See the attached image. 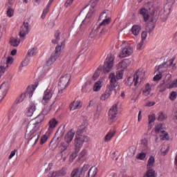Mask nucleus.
<instances>
[{
  "label": "nucleus",
  "instance_id": "1",
  "mask_svg": "<svg viewBox=\"0 0 177 177\" xmlns=\"http://www.w3.org/2000/svg\"><path fill=\"white\" fill-rule=\"evenodd\" d=\"M52 106H53V103L48 105L43 110V115H39L35 119L30 120L28 124L25 138L26 139H29V142L35 140L34 145H36L37 142H38L39 136H41V131H38L36 134L34 133L39 129L41 123L44 121L45 115H48V114H49V111H50Z\"/></svg>",
  "mask_w": 177,
  "mask_h": 177
},
{
  "label": "nucleus",
  "instance_id": "2",
  "mask_svg": "<svg viewBox=\"0 0 177 177\" xmlns=\"http://www.w3.org/2000/svg\"><path fill=\"white\" fill-rule=\"evenodd\" d=\"M160 10H161L160 6L150 7L149 15V10H147L146 8L141 9L140 10V13L143 16L144 21H147V20H149L151 23H156V21H157V19H158Z\"/></svg>",
  "mask_w": 177,
  "mask_h": 177
},
{
  "label": "nucleus",
  "instance_id": "3",
  "mask_svg": "<svg viewBox=\"0 0 177 177\" xmlns=\"http://www.w3.org/2000/svg\"><path fill=\"white\" fill-rule=\"evenodd\" d=\"M145 76L146 73H145V71L142 69H139L133 74V75L128 77L127 85L131 86L133 84H134V86H139V84H142V81L145 80Z\"/></svg>",
  "mask_w": 177,
  "mask_h": 177
},
{
  "label": "nucleus",
  "instance_id": "4",
  "mask_svg": "<svg viewBox=\"0 0 177 177\" xmlns=\"http://www.w3.org/2000/svg\"><path fill=\"white\" fill-rule=\"evenodd\" d=\"M124 77V70L120 69L116 72V75L114 73H110L109 78L110 81V84H113V86H118V80H121Z\"/></svg>",
  "mask_w": 177,
  "mask_h": 177
},
{
  "label": "nucleus",
  "instance_id": "5",
  "mask_svg": "<svg viewBox=\"0 0 177 177\" xmlns=\"http://www.w3.org/2000/svg\"><path fill=\"white\" fill-rule=\"evenodd\" d=\"M65 44H66V41L64 40L62 41L61 45H58L55 48V53L53 55H52L51 57L49 58V59L47 61V64L48 66L53 64L55 60H57V59H59V57L60 56V51L62 50V48H64Z\"/></svg>",
  "mask_w": 177,
  "mask_h": 177
},
{
  "label": "nucleus",
  "instance_id": "6",
  "mask_svg": "<svg viewBox=\"0 0 177 177\" xmlns=\"http://www.w3.org/2000/svg\"><path fill=\"white\" fill-rule=\"evenodd\" d=\"M84 132H86V130L85 129V127L81 126L78 127L75 140L78 142H89V137L84 135Z\"/></svg>",
  "mask_w": 177,
  "mask_h": 177
},
{
  "label": "nucleus",
  "instance_id": "7",
  "mask_svg": "<svg viewBox=\"0 0 177 177\" xmlns=\"http://www.w3.org/2000/svg\"><path fill=\"white\" fill-rule=\"evenodd\" d=\"M71 79V76L69 74H66L59 79V82L58 83L59 93H63V91H64L65 88H67V85L68 84V82H70Z\"/></svg>",
  "mask_w": 177,
  "mask_h": 177
},
{
  "label": "nucleus",
  "instance_id": "8",
  "mask_svg": "<svg viewBox=\"0 0 177 177\" xmlns=\"http://www.w3.org/2000/svg\"><path fill=\"white\" fill-rule=\"evenodd\" d=\"M114 64V57L109 54L108 55L102 67L104 73H110L113 70V66Z\"/></svg>",
  "mask_w": 177,
  "mask_h": 177
},
{
  "label": "nucleus",
  "instance_id": "9",
  "mask_svg": "<svg viewBox=\"0 0 177 177\" xmlns=\"http://www.w3.org/2000/svg\"><path fill=\"white\" fill-rule=\"evenodd\" d=\"M133 53V48L129 44H122V53L120 54V58L128 57Z\"/></svg>",
  "mask_w": 177,
  "mask_h": 177
},
{
  "label": "nucleus",
  "instance_id": "10",
  "mask_svg": "<svg viewBox=\"0 0 177 177\" xmlns=\"http://www.w3.org/2000/svg\"><path fill=\"white\" fill-rule=\"evenodd\" d=\"M140 149L142 151L138 156L150 154V147H149V142L147 141V139L142 138L140 140Z\"/></svg>",
  "mask_w": 177,
  "mask_h": 177
},
{
  "label": "nucleus",
  "instance_id": "11",
  "mask_svg": "<svg viewBox=\"0 0 177 177\" xmlns=\"http://www.w3.org/2000/svg\"><path fill=\"white\" fill-rule=\"evenodd\" d=\"M118 114V108L117 104H114L109 111V123L113 124L115 120H117V115Z\"/></svg>",
  "mask_w": 177,
  "mask_h": 177
},
{
  "label": "nucleus",
  "instance_id": "12",
  "mask_svg": "<svg viewBox=\"0 0 177 177\" xmlns=\"http://www.w3.org/2000/svg\"><path fill=\"white\" fill-rule=\"evenodd\" d=\"M59 125V121L56 118L50 119L48 124L47 135H52L55 129Z\"/></svg>",
  "mask_w": 177,
  "mask_h": 177
},
{
  "label": "nucleus",
  "instance_id": "13",
  "mask_svg": "<svg viewBox=\"0 0 177 177\" xmlns=\"http://www.w3.org/2000/svg\"><path fill=\"white\" fill-rule=\"evenodd\" d=\"M109 13H110V11L109 10H105L103 11V12L100 15V19L102 21L100 24V26L102 27V26H107V24H110V21H111V19H110V17L109 16Z\"/></svg>",
  "mask_w": 177,
  "mask_h": 177
},
{
  "label": "nucleus",
  "instance_id": "14",
  "mask_svg": "<svg viewBox=\"0 0 177 177\" xmlns=\"http://www.w3.org/2000/svg\"><path fill=\"white\" fill-rule=\"evenodd\" d=\"M115 88L116 87H115L114 85L110 83L109 85L107 86L106 91L101 95V100H106V99H109L113 91L116 93L117 91H115Z\"/></svg>",
  "mask_w": 177,
  "mask_h": 177
},
{
  "label": "nucleus",
  "instance_id": "15",
  "mask_svg": "<svg viewBox=\"0 0 177 177\" xmlns=\"http://www.w3.org/2000/svg\"><path fill=\"white\" fill-rule=\"evenodd\" d=\"M30 32V24H28V21H25L23 24V25L21 26V30L19 32V37L22 39H24L26 35Z\"/></svg>",
  "mask_w": 177,
  "mask_h": 177
},
{
  "label": "nucleus",
  "instance_id": "16",
  "mask_svg": "<svg viewBox=\"0 0 177 177\" xmlns=\"http://www.w3.org/2000/svg\"><path fill=\"white\" fill-rule=\"evenodd\" d=\"M8 91H9V83L8 82H3L0 86V103L3 100V97L6 96L8 93Z\"/></svg>",
  "mask_w": 177,
  "mask_h": 177
},
{
  "label": "nucleus",
  "instance_id": "17",
  "mask_svg": "<svg viewBox=\"0 0 177 177\" xmlns=\"http://www.w3.org/2000/svg\"><path fill=\"white\" fill-rule=\"evenodd\" d=\"M155 131L156 133H160V139L162 140H168L169 139L168 133L164 130H161V125H158L156 127Z\"/></svg>",
  "mask_w": 177,
  "mask_h": 177
},
{
  "label": "nucleus",
  "instance_id": "18",
  "mask_svg": "<svg viewBox=\"0 0 177 177\" xmlns=\"http://www.w3.org/2000/svg\"><path fill=\"white\" fill-rule=\"evenodd\" d=\"M54 92H55L54 89L50 90L49 88H47L44 91V97H43V100H42V103L44 104H46V103H48V100H49V99H50L52 97Z\"/></svg>",
  "mask_w": 177,
  "mask_h": 177
},
{
  "label": "nucleus",
  "instance_id": "19",
  "mask_svg": "<svg viewBox=\"0 0 177 177\" xmlns=\"http://www.w3.org/2000/svg\"><path fill=\"white\" fill-rule=\"evenodd\" d=\"M37 111V106L35 103L30 102L29 107L26 109V115L27 117H32L34 115V113Z\"/></svg>",
  "mask_w": 177,
  "mask_h": 177
},
{
  "label": "nucleus",
  "instance_id": "20",
  "mask_svg": "<svg viewBox=\"0 0 177 177\" xmlns=\"http://www.w3.org/2000/svg\"><path fill=\"white\" fill-rule=\"evenodd\" d=\"M84 142L82 141H77L75 140V149L71 154V156H77L78 153H80V151L81 150V148L82 147Z\"/></svg>",
  "mask_w": 177,
  "mask_h": 177
},
{
  "label": "nucleus",
  "instance_id": "21",
  "mask_svg": "<svg viewBox=\"0 0 177 177\" xmlns=\"http://www.w3.org/2000/svg\"><path fill=\"white\" fill-rule=\"evenodd\" d=\"M131 65V59H123L122 62H119V64H118V69L120 70H125V68H127V67H129V66Z\"/></svg>",
  "mask_w": 177,
  "mask_h": 177
},
{
  "label": "nucleus",
  "instance_id": "22",
  "mask_svg": "<svg viewBox=\"0 0 177 177\" xmlns=\"http://www.w3.org/2000/svg\"><path fill=\"white\" fill-rule=\"evenodd\" d=\"M82 107V103L81 102V100H77L73 101L70 105L71 110L72 111H74V110H78Z\"/></svg>",
  "mask_w": 177,
  "mask_h": 177
},
{
  "label": "nucleus",
  "instance_id": "23",
  "mask_svg": "<svg viewBox=\"0 0 177 177\" xmlns=\"http://www.w3.org/2000/svg\"><path fill=\"white\" fill-rule=\"evenodd\" d=\"M168 66H169V67H175V64H174V59H170L169 65L168 64H167V62H163L162 64L156 66L155 70H156V71H158V70H161V68H167Z\"/></svg>",
  "mask_w": 177,
  "mask_h": 177
},
{
  "label": "nucleus",
  "instance_id": "24",
  "mask_svg": "<svg viewBox=\"0 0 177 177\" xmlns=\"http://www.w3.org/2000/svg\"><path fill=\"white\" fill-rule=\"evenodd\" d=\"M64 133H66V129L64 127L59 129L55 133V136H57L58 135L57 138V143H59L62 140V138L64 136Z\"/></svg>",
  "mask_w": 177,
  "mask_h": 177
},
{
  "label": "nucleus",
  "instance_id": "25",
  "mask_svg": "<svg viewBox=\"0 0 177 177\" xmlns=\"http://www.w3.org/2000/svg\"><path fill=\"white\" fill-rule=\"evenodd\" d=\"M75 135V132L73 131V130L69 131L65 136L66 143H71L74 139Z\"/></svg>",
  "mask_w": 177,
  "mask_h": 177
},
{
  "label": "nucleus",
  "instance_id": "26",
  "mask_svg": "<svg viewBox=\"0 0 177 177\" xmlns=\"http://www.w3.org/2000/svg\"><path fill=\"white\" fill-rule=\"evenodd\" d=\"M97 1L99 0H91V8L90 9V10L88 11V12L87 13L86 17V19H89V17H91L92 16V13H93L94 12V9H95V7L96 6V5H97Z\"/></svg>",
  "mask_w": 177,
  "mask_h": 177
},
{
  "label": "nucleus",
  "instance_id": "27",
  "mask_svg": "<svg viewBox=\"0 0 177 177\" xmlns=\"http://www.w3.org/2000/svg\"><path fill=\"white\" fill-rule=\"evenodd\" d=\"M150 92H151V85L149 83H147L142 89V95L143 96H149Z\"/></svg>",
  "mask_w": 177,
  "mask_h": 177
},
{
  "label": "nucleus",
  "instance_id": "28",
  "mask_svg": "<svg viewBox=\"0 0 177 177\" xmlns=\"http://www.w3.org/2000/svg\"><path fill=\"white\" fill-rule=\"evenodd\" d=\"M92 84H91V83L89 82H87L82 86V91L84 93H88V92H91V91H92Z\"/></svg>",
  "mask_w": 177,
  "mask_h": 177
},
{
  "label": "nucleus",
  "instance_id": "29",
  "mask_svg": "<svg viewBox=\"0 0 177 177\" xmlns=\"http://www.w3.org/2000/svg\"><path fill=\"white\" fill-rule=\"evenodd\" d=\"M171 13V8L164 9L163 12L160 14V18L163 21H165L168 19V15Z\"/></svg>",
  "mask_w": 177,
  "mask_h": 177
},
{
  "label": "nucleus",
  "instance_id": "30",
  "mask_svg": "<svg viewBox=\"0 0 177 177\" xmlns=\"http://www.w3.org/2000/svg\"><path fill=\"white\" fill-rule=\"evenodd\" d=\"M140 30H142V27L139 25H134L131 28V32L133 35H139L140 34Z\"/></svg>",
  "mask_w": 177,
  "mask_h": 177
},
{
  "label": "nucleus",
  "instance_id": "31",
  "mask_svg": "<svg viewBox=\"0 0 177 177\" xmlns=\"http://www.w3.org/2000/svg\"><path fill=\"white\" fill-rule=\"evenodd\" d=\"M96 174H97V167H91L88 172V177H95Z\"/></svg>",
  "mask_w": 177,
  "mask_h": 177
},
{
  "label": "nucleus",
  "instance_id": "32",
  "mask_svg": "<svg viewBox=\"0 0 177 177\" xmlns=\"http://www.w3.org/2000/svg\"><path fill=\"white\" fill-rule=\"evenodd\" d=\"M71 177H84V174H81V171H80V169H75L71 172Z\"/></svg>",
  "mask_w": 177,
  "mask_h": 177
},
{
  "label": "nucleus",
  "instance_id": "33",
  "mask_svg": "<svg viewBox=\"0 0 177 177\" xmlns=\"http://www.w3.org/2000/svg\"><path fill=\"white\" fill-rule=\"evenodd\" d=\"M115 135V130H113L112 131H109L106 136H105V140L106 142H109L111 140V138Z\"/></svg>",
  "mask_w": 177,
  "mask_h": 177
},
{
  "label": "nucleus",
  "instance_id": "34",
  "mask_svg": "<svg viewBox=\"0 0 177 177\" xmlns=\"http://www.w3.org/2000/svg\"><path fill=\"white\" fill-rule=\"evenodd\" d=\"M24 99H26V94H21L15 101V104H19V103H21V102H23Z\"/></svg>",
  "mask_w": 177,
  "mask_h": 177
},
{
  "label": "nucleus",
  "instance_id": "35",
  "mask_svg": "<svg viewBox=\"0 0 177 177\" xmlns=\"http://www.w3.org/2000/svg\"><path fill=\"white\" fill-rule=\"evenodd\" d=\"M38 53V48L36 47L32 48L28 51V56H35Z\"/></svg>",
  "mask_w": 177,
  "mask_h": 177
},
{
  "label": "nucleus",
  "instance_id": "36",
  "mask_svg": "<svg viewBox=\"0 0 177 177\" xmlns=\"http://www.w3.org/2000/svg\"><path fill=\"white\" fill-rule=\"evenodd\" d=\"M34 91H35V87L28 86L27 88L26 93L24 94L26 95V96H27V95H28L29 97H32V95H34Z\"/></svg>",
  "mask_w": 177,
  "mask_h": 177
},
{
  "label": "nucleus",
  "instance_id": "37",
  "mask_svg": "<svg viewBox=\"0 0 177 177\" xmlns=\"http://www.w3.org/2000/svg\"><path fill=\"white\" fill-rule=\"evenodd\" d=\"M1 62H3V64H5V66L8 68L9 67V66H10V64L13 63V57H8L6 61L3 60V61H1Z\"/></svg>",
  "mask_w": 177,
  "mask_h": 177
},
{
  "label": "nucleus",
  "instance_id": "38",
  "mask_svg": "<svg viewBox=\"0 0 177 177\" xmlns=\"http://www.w3.org/2000/svg\"><path fill=\"white\" fill-rule=\"evenodd\" d=\"M102 88V82L97 81L94 84L93 91L94 92H98Z\"/></svg>",
  "mask_w": 177,
  "mask_h": 177
},
{
  "label": "nucleus",
  "instance_id": "39",
  "mask_svg": "<svg viewBox=\"0 0 177 177\" xmlns=\"http://www.w3.org/2000/svg\"><path fill=\"white\" fill-rule=\"evenodd\" d=\"M10 44L12 46H19V44H20V39H19V38H12Z\"/></svg>",
  "mask_w": 177,
  "mask_h": 177
},
{
  "label": "nucleus",
  "instance_id": "40",
  "mask_svg": "<svg viewBox=\"0 0 177 177\" xmlns=\"http://www.w3.org/2000/svg\"><path fill=\"white\" fill-rule=\"evenodd\" d=\"M55 39H53L52 42L53 44H57L59 41H60V32L59 30H57L55 33Z\"/></svg>",
  "mask_w": 177,
  "mask_h": 177
},
{
  "label": "nucleus",
  "instance_id": "41",
  "mask_svg": "<svg viewBox=\"0 0 177 177\" xmlns=\"http://www.w3.org/2000/svg\"><path fill=\"white\" fill-rule=\"evenodd\" d=\"M154 162H156V160L153 156H150L148 160L147 168H152L153 165H154Z\"/></svg>",
  "mask_w": 177,
  "mask_h": 177
},
{
  "label": "nucleus",
  "instance_id": "42",
  "mask_svg": "<svg viewBox=\"0 0 177 177\" xmlns=\"http://www.w3.org/2000/svg\"><path fill=\"white\" fill-rule=\"evenodd\" d=\"M67 147H68V143L62 142L59 147V151L60 153H63L65 150H67Z\"/></svg>",
  "mask_w": 177,
  "mask_h": 177
},
{
  "label": "nucleus",
  "instance_id": "43",
  "mask_svg": "<svg viewBox=\"0 0 177 177\" xmlns=\"http://www.w3.org/2000/svg\"><path fill=\"white\" fill-rule=\"evenodd\" d=\"M6 68H7V67L5 66V64H3V62H1V65H0V78L5 73Z\"/></svg>",
  "mask_w": 177,
  "mask_h": 177
},
{
  "label": "nucleus",
  "instance_id": "44",
  "mask_svg": "<svg viewBox=\"0 0 177 177\" xmlns=\"http://www.w3.org/2000/svg\"><path fill=\"white\" fill-rule=\"evenodd\" d=\"M50 134H48V131L46 132V134L43 135L40 140V145H44V143H46V140H48V136H49Z\"/></svg>",
  "mask_w": 177,
  "mask_h": 177
},
{
  "label": "nucleus",
  "instance_id": "45",
  "mask_svg": "<svg viewBox=\"0 0 177 177\" xmlns=\"http://www.w3.org/2000/svg\"><path fill=\"white\" fill-rule=\"evenodd\" d=\"M58 176H64L67 174V169L62 167L61 170L57 171Z\"/></svg>",
  "mask_w": 177,
  "mask_h": 177
},
{
  "label": "nucleus",
  "instance_id": "46",
  "mask_svg": "<svg viewBox=\"0 0 177 177\" xmlns=\"http://www.w3.org/2000/svg\"><path fill=\"white\" fill-rule=\"evenodd\" d=\"M158 121H164V120H167V114L164 112H160L158 113Z\"/></svg>",
  "mask_w": 177,
  "mask_h": 177
},
{
  "label": "nucleus",
  "instance_id": "47",
  "mask_svg": "<svg viewBox=\"0 0 177 177\" xmlns=\"http://www.w3.org/2000/svg\"><path fill=\"white\" fill-rule=\"evenodd\" d=\"M88 169H89V165H84V167H82V169L79 171L80 174L84 176V175H85V172H86Z\"/></svg>",
  "mask_w": 177,
  "mask_h": 177
},
{
  "label": "nucleus",
  "instance_id": "48",
  "mask_svg": "<svg viewBox=\"0 0 177 177\" xmlns=\"http://www.w3.org/2000/svg\"><path fill=\"white\" fill-rule=\"evenodd\" d=\"M167 88H177V79L173 80L171 82L167 84Z\"/></svg>",
  "mask_w": 177,
  "mask_h": 177
},
{
  "label": "nucleus",
  "instance_id": "49",
  "mask_svg": "<svg viewBox=\"0 0 177 177\" xmlns=\"http://www.w3.org/2000/svg\"><path fill=\"white\" fill-rule=\"evenodd\" d=\"M161 71H160L158 73H157L154 77H153V81H160L161 78H162V73H161Z\"/></svg>",
  "mask_w": 177,
  "mask_h": 177
},
{
  "label": "nucleus",
  "instance_id": "50",
  "mask_svg": "<svg viewBox=\"0 0 177 177\" xmlns=\"http://www.w3.org/2000/svg\"><path fill=\"white\" fill-rule=\"evenodd\" d=\"M100 67H99L95 72L94 73L93 75V78L96 80L97 78L99 77V75H100Z\"/></svg>",
  "mask_w": 177,
  "mask_h": 177
},
{
  "label": "nucleus",
  "instance_id": "51",
  "mask_svg": "<svg viewBox=\"0 0 177 177\" xmlns=\"http://www.w3.org/2000/svg\"><path fill=\"white\" fill-rule=\"evenodd\" d=\"M145 48V41H140L138 44H137V49L138 50H142Z\"/></svg>",
  "mask_w": 177,
  "mask_h": 177
},
{
  "label": "nucleus",
  "instance_id": "52",
  "mask_svg": "<svg viewBox=\"0 0 177 177\" xmlns=\"http://www.w3.org/2000/svg\"><path fill=\"white\" fill-rule=\"evenodd\" d=\"M176 96H177L176 92L172 91L170 93L169 97L170 100L174 101V100H175V99H176Z\"/></svg>",
  "mask_w": 177,
  "mask_h": 177
},
{
  "label": "nucleus",
  "instance_id": "53",
  "mask_svg": "<svg viewBox=\"0 0 177 177\" xmlns=\"http://www.w3.org/2000/svg\"><path fill=\"white\" fill-rule=\"evenodd\" d=\"M145 177H154V170H148L147 172V175H145Z\"/></svg>",
  "mask_w": 177,
  "mask_h": 177
},
{
  "label": "nucleus",
  "instance_id": "54",
  "mask_svg": "<svg viewBox=\"0 0 177 177\" xmlns=\"http://www.w3.org/2000/svg\"><path fill=\"white\" fill-rule=\"evenodd\" d=\"M136 150V148H135V147H131L129 149V153H128V156H135Z\"/></svg>",
  "mask_w": 177,
  "mask_h": 177
},
{
  "label": "nucleus",
  "instance_id": "55",
  "mask_svg": "<svg viewBox=\"0 0 177 177\" xmlns=\"http://www.w3.org/2000/svg\"><path fill=\"white\" fill-rule=\"evenodd\" d=\"M15 11H13V9H12L10 7H8L7 10V15L8 17H12Z\"/></svg>",
  "mask_w": 177,
  "mask_h": 177
},
{
  "label": "nucleus",
  "instance_id": "56",
  "mask_svg": "<svg viewBox=\"0 0 177 177\" xmlns=\"http://www.w3.org/2000/svg\"><path fill=\"white\" fill-rule=\"evenodd\" d=\"M149 118V124H151V122H154V121H156V115L152 114V115H149L148 116Z\"/></svg>",
  "mask_w": 177,
  "mask_h": 177
},
{
  "label": "nucleus",
  "instance_id": "57",
  "mask_svg": "<svg viewBox=\"0 0 177 177\" xmlns=\"http://www.w3.org/2000/svg\"><path fill=\"white\" fill-rule=\"evenodd\" d=\"M96 35H97V30L93 29V30H91L89 37L90 38H95Z\"/></svg>",
  "mask_w": 177,
  "mask_h": 177
},
{
  "label": "nucleus",
  "instance_id": "58",
  "mask_svg": "<svg viewBox=\"0 0 177 177\" xmlns=\"http://www.w3.org/2000/svg\"><path fill=\"white\" fill-rule=\"evenodd\" d=\"M15 113H16V111L15 110L14 108H12L10 110V113H9V115H8V120H10L13 117V114H15Z\"/></svg>",
  "mask_w": 177,
  "mask_h": 177
},
{
  "label": "nucleus",
  "instance_id": "59",
  "mask_svg": "<svg viewBox=\"0 0 177 177\" xmlns=\"http://www.w3.org/2000/svg\"><path fill=\"white\" fill-rule=\"evenodd\" d=\"M48 12H49V9L48 8H44L42 12V15L41 16V19H45L46 15L48 14Z\"/></svg>",
  "mask_w": 177,
  "mask_h": 177
},
{
  "label": "nucleus",
  "instance_id": "60",
  "mask_svg": "<svg viewBox=\"0 0 177 177\" xmlns=\"http://www.w3.org/2000/svg\"><path fill=\"white\" fill-rule=\"evenodd\" d=\"M48 177H59L58 174H57V171H50L48 174Z\"/></svg>",
  "mask_w": 177,
  "mask_h": 177
},
{
  "label": "nucleus",
  "instance_id": "61",
  "mask_svg": "<svg viewBox=\"0 0 177 177\" xmlns=\"http://www.w3.org/2000/svg\"><path fill=\"white\" fill-rule=\"evenodd\" d=\"M146 38H147V32L144 31L142 32L141 34V39L142 41H145V40L146 39Z\"/></svg>",
  "mask_w": 177,
  "mask_h": 177
},
{
  "label": "nucleus",
  "instance_id": "62",
  "mask_svg": "<svg viewBox=\"0 0 177 177\" xmlns=\"http://www.w3.org/2000/svg\"><path fill=\"white\" fill-rule=\"evenodd\" d=\"M48 28H53V27H55V21L53 20H50L48 22Z\"/></svg>",
  "mask_w": 177,
  "mask_h": 177
},
{
  "label": "nucleus",
  "instance_id": "63",
  "mask_svg": "<svg viewBox=\"0 0 177 177\" xmlns=\"http://www.w3.org/2000/svg\"><path fill=\"white\" fill-rule=\"evenodd\" d=\"M160 151H161L162 154L165 155V154H167V151H169V148L168 147H166L165 148H162Z\"/></svg>",
  "mask_w": 177,
  "mask_h": 177
},
{
  "label": "nucleus",
  "instance_id": "64",
  "mask_svg": "<svg viewBox=\"0 0 177 177\" xmlns=\"http://www.w3.org/2000/svg\"><path fill=\"white\" fill-rule=\"evenodd\" d=\"M74 0H66L64 6L65 8H68V6H71V3H73V1Z\"/></svg>",
  "mask_w": 177,
  "mask_h": 177
}]
</instances>
